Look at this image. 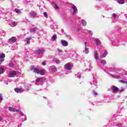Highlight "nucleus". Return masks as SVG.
I'll use <instances>...</instances> for the list:
<instances>
[{
    "mask_svg": "<svg viewBox=\"0 0 127 127\" xmlns=\"http://www.w3.org/2000/svg\"><path fill=\"white\" fill-rule=\"evenodd\" d=\"M45 79L43 77H39L36 79L35 83L37 84V83H40V82H43Z\"/></svg>",
    "mask_w": 127,
    "mask_h": 127,
    "instance_id": "9d476101",
    "label": "nucleus"
},
{
    "mask_svg": "<svg viewBox=\"0 0 127 127\" xmlns=\"http://www.w3.org/2000/svg\"><path fill=\"white\" fill-rule=\"evenodd\" d=\"M61 44L62 45H63V46H68V42L66 41L65 40H61Z\"/></svg>",
    "mask_w": 127,
    "mask_h": 127,
    "instance_id": "9b49d317",
    "label": "nucleus"
},
{
    "mask_svg": "<svg viewBox=\"0 0 127 127\" xmlns=\"http://www.w3.org/2000/svg\"><path fill=\"white\" fill-rule=\"evenodd\" d=\"M14 11L16 13H18V14H21V11L19 9L15 8Z\"/></svg>",
    "mask_w": 127,
    "mask_h": 127,
    "instance_id": "a211bd4d",
    "label": "nucleus"
},
{
    "mask_svg": "<svg viewBox=\"0 0 127 127\" xmlns=\"http://www.w3.org/2000/svg\"><path fill=\"white\" fill-rule=\"evenodd\" d=\"M8 66H9V67H13V63H10L9 64Z\"/></svg>",
    "mask_w": 127,
    "mask_h": 127,
    "instance_id": "2f4dec72",
    "label": "nucleus"
},
{
    "mask_svg": "<svg viewBox=\"0 0 127 127\" xmlns=\"http://www.w3.org/2000/svg\"><path fill=\"white\" fill-rule=\"evenodd\" d=\"M112 77H113V78H119V76L117 74H112Z\"/></svg>",
    "mask_w": 127,
    "mask_h": 127,
    "instance_id": "c85d7f7f",
    "label": "nucleus"
},
{
    "mask_svg": "<svg viewBox=\"0 0 127 127\" xmlns=\"http://www.w3.org/2000/svg\"><path fill=\"white\" fill-rule=\"evenodd\" d=\"M125 91V89H119V88L116 87L115 86H113L112 87V92L114 94L118 93V92H124Z\"/></svg>",
    "mask_w": 127,
    "mask_h": 127,
    "instance_id": "f257e3e1",
    "label": "nucleus"
},
{
    "mask_svg": "<svg viewBox=\"0 0 127 127\" xmlns=\"http://www.w3.org/2000/svg\"><path fill=\"white\" fill-rule=\"evenodd\" d=\"M81 23L83 25H87V22L85 20H82Z\"/></svg>",
    "mask_w": 127,
    "mask_h": 127,
    "instance_id": "b1692460",
    "label": "nucleus"
},
{
    "mask_svg": "<svg viewBox=\"0 0 127 127\" xmlns=\"http://www.w3.org/2000/svg\"><path fill=\"white\" fill-rule=\"evenodd\" d=\"M31 71H33L34 73H35L36 74H39V69L37 68H34L33 66L31 67Z\"/></svg>",
    "mask_w": 127,
    "mask_h": 127,
    "instance_id": "423d86ee",
    "label": "nucleus"
},
{
    "mask_svg": "<svg viewBox=\"0 0 127 127\" xmlns=\"http://www.w3.org/2000/svg\"><path fill=\"white\" fill-rule=\"evenodd\" d=\"M39 74H40V75H43L44 71L43 70H39Z\"/></svg>",
    "mask_w": 127,
    "mask_h": 127,
    "instance_id": "c756f323",
    "label": "nucleus"
},
{
    "mask_svg": "<svg viewBox=\"0 0 127 127\" xmlns=\"http://www.w3.org/2000/svg\"><path fill=\"white\" fill-rule=\"evenodd\" d=\"M15 112H16V113H19V110H18V109H15Z\"/></svg>",
    "mask_w": 127,
    "mask_h": 127,
    "instance_id": "37998d69",
    "label": "nucleus"
},
{
    "mask_svg": "<svg viewBox=\"0 0 127 127\" xmlns=\"http://www.w3.org/2000/svg\"><path fill=\"white\" fill-rule=\"evenodd\" d=\"M64 69L65 70H70V69H72V64L68 63L64 65Z\"/></svg>",
    "mask_w": 127,
    "mask_h": 127,
    "instance_id": "7ed1b4c3",
    "label": "nucleus"
},
{
    "mask_svg": "<svg viewBox=\"0 0 127 127\" xmlns=\"http://www.w3.org/2000/svg\"><path fill=\"white\" fill-rule=\"evenodd\" d=\"M50 70H51V72L54 73L57 71V67L55 66H50Z\"/></svg>",
    "mask_w": 127,
    "mask_h": 127,
    "instance_id": "f8f14e48",
    "label": "nucleus"
},
{
    "mask_svg": "<svg viewBox=\"0 0 127 127\" xmlns=\"http://www.w3.org/2000/svg\"><path fill=\"white\" fill-rule=\"evenodd\" d=\"M8 110L10 112H13V113H15V108H13L11 107H8Z\"/></svg>",
    "mask_w": 127,
    "mask_h": 127,
    "instance_id": "f3484780",
    "label": "nucleus"
},
{
    "mask_svg": "<svg viewBox=\"0 0 127 127\" xmlns=\"http://www.w3.org/2000/svg\"><path fill=\"white\" fill-rule=\"evenodd\" d=\"M51 39L53 42L56 41V39H57V35L56 34H55L53 35V36L51 38Z\"/></svg>",
    "mask_w": 127,
    "mask_h": 127,
    "instance_id": "2eb2a0df",
    "label": "nucleus"
},
{
    "mask_svg": "<svg viewBox=\"0 0 127 127\" xmlns=\"http://www.w3.org/2000/svg\"><path fill=\"white\" fill-rule=\"evenodd\" d=\"M2 120V118L1 117H0V121H1Z\"/></svg>",
    "mask_w": 127,
    "mask_h": 127,
    "instance_id": "49530a36",
    "label": "nucleus"
},
{
    "mask_svg": "<svg viewBox=\"0 0 127 127\" xmlns=\"http://www.w3.org/2000/svg\"><path fill=\"white\" fill-rule=\"evenodd\" d=\"M87 42H85L84 43V52L85 53V54H89V48H87Z\"/></svg>",
    "mask_w": 127,
    "mask_h": 127,
    "instance_id": "0eeeda50",
    "label": "nucleus"
},
{
    "mask_svg": "<svg viewBox=\"0 0 127 127\" xmlns=\"http://www.w3.org/2000/svg\"><path fill=\"white\" fill-rule=\"evenodd\" d=\"M94 57L96 60H98V59H99V54H98V53H94Z\"/></svg>",
    "mask_w": 127,
    "mask_h": 127,
    "instance_id": "412c9836",
    "label": "nucleus"
},
{
    "mask_svg": "<svg viewBox=\"0 0 127 127\" xmlns=\"http://www.w3.org/2000/svg\"><path fill=\"white\" fill-rule=\"evenodd\" d=\"M57 51L59 52V53H62V50H60V49H57Z\"/></svg>",
    "mask_w": 127,
    "mask_h": 127,
    "instance_id": "58836bf2",
    "label": "nucleus"
},
{
    "mask_svg": "<svg viewBox=\"0 0 127 127\" xmlns=\"http://www.w3.org/2000/svg\"><path fill=\"white\" fill-rule=\"evenodd\" d=\"M90 84H91V85H93V83L92 82H91V83H90Z\"/></svg>",
    "mask_w": 127,
    "mask_h": 127,
    "instance_id": "09e8293b",
    "label": "nucleus"
},
{
    "mask_svg": "<svg viewBox=\"0 0 127 127\" xmlns=\"http://www.w3.org/2000/svg\"><path fill=\"white\" fill-rule=\"evenodd\" d=\"M72 9L73 10V13H72V14L76 13L78 12V9L75 5H72Z\"/></svg>",
    "mask_w": 127,
    "mask_h": 127,
    "instance_id": "4468645a",
    "label": "nucleus"
},
{
    "mask_svg": "<svg viewBox=\"0 0 127 127\" xmlns=\"http://www.w3.org/2000/svg\"><path fill=\"white\" fill-rule=\"evenodd\" d=\"M3 68L0 67V74H3Z\"/></svg>",
    "mask_w": 127,
    "mask_h": 127,
    "instance_id": "a878e982",
    "label": "nucleus"
},
{
    "mask_svg": "<svg viewBox=\"0 0 127 127\" xmlns=\"http://www.w3.org/2000/svg\"><path fill=\"white\" fill-rule=\"evenodd\" d=\"M117 126H118V127H122V125H121V124H119V125H118Z\"/></svg>",
    "mask_w": 127,
    "mask_h": 127,
    "instance_id": "a18cd8bd",
    "label": "nucleus"
},
{
    "mask_svg": "<svg viewBox=\"0 0 127 127\" xmlns=\"http://www.w3.org/2000/svg\"><path fill=\"white\" fill-rule=\"evenodd\" d=\"M20 115L22 116V117H23V116H24V114L22 113H21Z\"/></svg>",
    "mask_w": 127,
    "mask_h": 127,
    "instance_id": "c03bdc74",
    "label": "nucleus"
},
{
    "mask_svg": "<svg viewBox=\"0 0 127 127\" xmlns=\"http://www.w3.org/2000/svg\"><path fill=\"white\" fill-rule=\"evenodd\" d=\"M121 83H123V84H127V81L126 80L122 79L120 80Z\"/></svg>",
    "mask_w": 127,
    "mask_h": 127,
    "instance_id": "393cba45",
    "label": "nucleus"
},
{
    "mask_svg": "<svg viewBox=\"0 0 127 127\" xmlns=\"http://www.w3.org/2000/svg\"><path fill=\"white\" fill-rule=\"evenodd\" d=\"M118 2L120 4H124L125 3V0H118Z\"/></svg>",
    "mask_w": 127,
    "mask_h": 127,
    "instance_id": "5701e85b",
    "label": "nucleus"
},
{
    "mask_svg": "<svg viewBox=\"0 0 127 127\" xmlns=\"http://www.w3.org/2000/svg\"><path fill=\"white\" fill-rule=\"evenodd\" d=\"M43 14H44L45 17H46V18H47L48 17V14H47V12H44L43 13Z\"/></svg>",
    "mask_w": 127,
    "mask_h": 127,
    "instance_id": "bb28decb",
    "label": "nucleus"
},
{
    "mask_svg": "<svg viewBox=\"0 0 127 127\" xmlns=\"http://www.w3.org/2000/svg\"><path fill=\"white\" fill-rule=\"evenodd\" d=\"M75 76L77 77V78H81V73H78L75 75Z\"/></svg>",
    "mask_w": 127,
    "mask_h": 127,
    "instance_id": "cd10ccee",
    "label": "nucleus"
},
{
    "mask_svg": "<svg viewBox=\"0 0 127 127\" xmlns=\"http://www.w3.org/2000/svg\"><path fill=\"white\" fill-rule=\"evenodd\" d=\"M42 65H43V66H45V65H46V63L45 62L42 63Z\"/></svg>",
    "mask_w": 127,
    "mask_h": 127,
    "instance_id": "79ce46f5",
    "label": "nucleus"
},
{
    "mask_svg": "<svg viewBox=\"0 0 127 127\" xmlns=\"http://www.w3.org/2000/svg\"><path fill=\"white\" fill-rule=\"evenodd\" d=\"M107 55H108V52H107V51H105L103 53L101 58H105V57H106V56H107Z\"/></svg>",
    "mask_w": 127,
    "mask_h": 127,
    "instance_id": "aec40b11",
    "label": "nucleus"
},
{
    "mask_svg": "<svg viewBox=\"0 0 127 127\" xmlns=\"http://www.w3.org/2000/svg\"><path fill=\"white\" fill-rule=\"evenodd\" d=\"M14 91L16 92V93H22L24 90L22 88H16L14 89Z\"/></svg>",
    "mask_w": 127,
    "mask_h": 127,
    "instance_id": "ddd939ff",
    "label": "nucleus"
},
{
    "mask_svg": "<svg viewBox=\"0 0 127 127\" xmlns=\"http://www.w3.org/2000/svg\"><path fill=\"white\" fill-rule=\"evenodd\" d=\"M55 8H56V9H59V7L58 6V5H57V4H55Z\"/></svg>",
    "mask_w": 127,
    "mask_h": 127,
    "instance_id": "473e14b6",
    "label": "nucleus"
},
{
    "mask_svg": "<svg viewBox=\"0 0 127 127\" xmlns=\"http://www.w3.org/2000/svg\"><path fill=\"white\" fill-rule=\"evenodd\" d=\"M12 24L13 26H16V23H15V22H13L12 23Z\"/></svg>",
    "mask_w": 127,
    "mask_h": 127,
    "instance_id": "c9c22d12",
    "label": "nucleus"
},
{
    "mask_svg": "<svg viewBox=\"0 0 127 127\" xmlns=\"http://www.w3.org/2000/svg\"><path fill=\"white\" fill-rule=\"evenodd\" d=\"M101 64H107V62L106 61H101Z\"/></svg>",
    "mask_w": 127,
    "mask_h": 127,
    "instance_id": "7c9ffc66",
    "label": "nucleus"
},
{
    "mask_svg": "<svg viewBox=\"0 0 127 127\" xmlns=\"http://www.w3.org/2000/svg\"><path fill=\"white\" fill-rule=\"evenodd\" d=\"M44 52V49H39L36 51V53L37 54H38V55H41L42 54H43Z\"/></svg>",
    "mask_w": 127,
    "mask_h": 127,
    "instance_id": "1a4fd4ad",
    "label": "nucleus"
},
{
    "mask_svg": "<svg viewBox=\"0 0 127 127\" xmlns=\"http://www.w3.org/2000/svg\"><path fill=\"white\" fill-rule=\"evenodd\" d=\"M4 84H6V85H8V81H4Z\"/></svg>",
    "mask_w": 127,
    "mask_h": 127,
    "instance_id": "ea45409f",
    "label": "nucleus"
},
{
    "mask_svg": "<svg viewBox=\"0 0 127 127\" xmlns=\"http://www.w3.org/2000/svg\"><path fill=\"white\" fill-rule=\"evenodd\" d=\"M95 43H96L97 45H101V41L99 40L98 38H96L95 39Z\"/></svg>",
    "mask_w": 127,
    "mask_h": 127,
    "instance_id": "dca6fc26",
    "label": "nucleus"
},
{
    "mask_svg": "<svg viewBox=\"0 0 127 127\" xmlns=\"http://www.w3.org/2000/svg\"><path fill=\"white\" fill-rule=\"evenodd\" d=\"M116 16H117V14H116V13H114L113 14V17H114V18H116Z\"/></svg>",
    "mask_w": 127,
    "mask_h": 127,
    "instance_id": "a19ab883",
    "label": "nucleus"
},
{
    "mask_svg": "<svg viewBox=\"0 0 127 127\" xmlns=\"http://www.w3.org/2000/svg\"><path fill=\"white\" fill-rule=\"evenodd\" d=\"M53 62H55V63H57V64L60 63V60H57V59H54L53 60Z\"/></svg>",
    "mask_w": 127,
    "mask_h": 127,
    "instance_id": "4be33fe9",
    "label": "nucleus"
},
{
    "mask_svg": "<svg viewBox=\"0 0 127 127\" xmlns=\"http://www.w3.org/2000/svg\"><path fill=\"white\" fill-rule=\"evenodd\" d=\"M5 58V55L4 54H0V65L4 61V59Z\"/></svg>",
    "mask_w": 127,
    "mask_h": 127,
    "instance_id": "20e7f679",
    "label": "nucleus"
},
{
    "mask_svg": "<svg viewBox=\"0 0 127 127\" xmlns=\"http://www.w3.org/2000/svg\"><path fill=\"white\" fill-rule=\"evenodd\" d=\"M16 38H15V37H12V38H11L9 41H8V43H9L10 44H12V43H14V42H15Z\"/></svg>",
    "mask_w": 127,
    "mask_h": 127,
    "instance_id": "6e6552de",
    "label": "nucleus"
},
{
    "mask_svg": "<svg viewBox=\"0 0 127 127\" xmlns=\"http://www.w3.org/2000/svg\"><path fill=\"white\" fill-rule=\"evenodd\" d=\"M30 40H31V38H26V41L27 44H30Z\"/></svg>",
    "mask_w": 127,
    "mask_h": 127,
    "instance_id": "6ab92c4d",
    "label": "nucleus"
},
{
    "mask_svg": "<svg viewBox=\"0 0 127 127\" xmlns=\"http://www.w3.org/2000/svg\"><path fill=\"white\" fill-rule=\"evenodd\" d=\"M36 31V30L35 29H31L30 32H35Z\"/></svg>",
    "mask_w": 127,
    "mask_h": 127,
    "instance_id": "72a5a7b5",
    "label": "nucleus"
},
{
    "mask_svg": "<svg viewBox=\"0 0 127 127\" xmlns=\"http://www.w3.org/2000/svg\"><path fill=\"white\" fill-rule=\"evenodd\" d=\"M93 94H94V96H98V93H97L95 91H93Z\"/></svg>",
    "mask_w": 127,
    "mask_h": 127,
    "instance_id": "f704fd0d",
    "label": "nucleus"
},
{
    "mask_svg": "<svg viewBox=\"0 0 127 127\" xmlns=\"http://www.w3.org/2000/svg\"><path fill=\"white\" fill-rule=\"evenodd\" d=\"M64 51H65V52H68V51H67V50H65Z\"/></svg>",
    "mask_w": 127,
    "mask_h": 127,
    "instance_id": "de8ad7c7",
    "label": "nucleus"
},
{
    "mask_svg": "<svg viewBox=\"0 0 127 127\" xmlns=\"http://www.w3.org/2000/svg\"><path fill=\"white\" fill-rule=\"evenodd\" d=\"M3 99L2 98V96H1V94H0V101H2Z\"/></svg>",
    "mask_w": 127,
    "mask_h": 127,
    "instance_id": "4c0bfd02",
    "label": "nucleus"
},
{
    "mask_svg": "<svg viewBox=\"0 0 127 127\" xmlns=\"http://www.w3.org/2000/svg\"><path fill=\"white\" fill-rule=\"evenodd\" d=\"M88 32L90 35H93V33H92V31H88Z\"/></svg>",
    "mask_w": 127,
    "mask_h": 127,
    "instance_id": "e433bc0d",
    "label": "nucleus"
},
{
    "mask_svg": "<svg viewBox=\"0 0 127 127\" xmlns=\"http://www.w3.org/2000/svg\"><path fill=\"white\" fill-rule=\"evenodd\" d=\"M30 17H32V18L38 17V16H37V13L34 11H32L30 12Z\"/></svg>",
    "mask_w": 127,
    "mask_h": 127,
    "instance_id": "f03ea898",
    "label": "nucleus"
},
{
    "mask_svg": "<svg viewBox=\"0 0 127 127\" xmlns=\"http://www.w3.org/2000/svg\"><path fill=\"white\" fill-rule=\"evenodd\" d=\"M15 75H16V71L13 70L12 71H10L8 74V77L9 78H11L12 77H15Z\"/></svg>",
    "mask_w": 127,
    "mask_h": 127,
    "instance_id": "39448f33",
    "label": "nucleus"
}]
</instances>
